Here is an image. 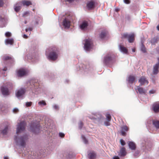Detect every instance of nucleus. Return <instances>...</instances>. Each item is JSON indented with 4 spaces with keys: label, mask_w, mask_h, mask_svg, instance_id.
<instances>
[{
    "label": "nucleus",
    "mask_w": 159,
    "mask_h": 159,
    "mask_svg": "<svg viewBox=\"0 0 159 159\" xmlns=\"http://www.w3.org/2000/svg\"><path fill=\"white\" fill-rule=\"evenodd\" d=\"M26 123L24 121L18 123L16 130V133L18 134L24 132L25 128ZM28 139V135L27 134L22 136L18 135L14 137V140L16 144L19 147H25L26 144V141Z\"/></svg>",
    "instance_id": "obj_1"
},
{
    "label": "nucleus",
    "mask_w": 159,
    "mask_h": 159,
    "mask_svg": "<svg viewBox=\"0 0 159 159\" xmlns=\"http://www.w3.org/2000/svg\"><path fill=\"white\" fill-rule=\"evenodd\" d=\"M58 57V51L56 47L50 48V52L48 55V58L49 60L54 61L57 60Z\"/></svg>",
    "instance_id": "obj_2"
},
{
    "label": "nucleus",
    "mask_w": 159,
    "mask_h": 159,
    "mask_svg": "<svg viewBox=\"0 0 159 159\" xmlns=\"http://www.w3.org/2000/svg\"><path fill=\"white\" fill-rule=\"evenodd\" d=\"M84 43V49L86 51H89L92 48L93 42L92 40L89 39H85Z\"/></svg>",
    "instance_id": "obj_3"
},
{
    "label": "nucleus",
    "mask_w": 159,
    "mask_h": 159,
    "mask_svg": "<svg viewBox=\"0 0 159 159\" xmlns=\"http://www.w3.org/2000/svg\"><path fill=\"white\" fill-rule=\"evenodd\" d=\"M122 39H127L130 43H133L134 40V34L132 33L128 34L127 33H124L122 34Z\"/></svg>",
    "instance_id": "obj_4"
},
{
    "label": "nucleus",
    "mask_w": 159,
    "mask_h": 159,
    "mask_svg": "<svg viewBox=\"0 0 159 159\" xmlns=\"http://www.w3.org/2000/svg\"><path fill=\"white\" fill-rule=\"evenodd\" d=\"M30 129L33 132L37 134L39 133L40 130V125L36 123H32L30 125Z\"/></svg>",
    "instance_id": "obj_5"
},
{
    "label": "nucleus",
    "mask_w": 159,
    "mask_h": 159,
    "mask_svg": "<svg viewBox=\"0 0 159 159\" xmlns=\"http://www.w3.org/2000/svg\"><path fill=\"white\" fill-rule=\"evenodd\" d=\"M26 91L25 89L21 88L17 90L16 93V96L19 98H22Z\"/></svg>",
    "instance_id": "obj_6"
},
{
    "label": "nucleus",
    "mask_w": 159,
    "mask_h": 159,
    "mask_svg": "<svg viewBox=\"0 0 159 159\" xmlns=\"http://www.w3.org/2000/svg\"><path fill=\"white\" fill-rule=\"evenodd\" d=\"M90 118L94 120V121L95 122H100L102 119V117L100 114L96 113L92 116H90Z\"/></svg>",
    "instance_id": "obj_7"
},
{
    "label": "nucleus",
    "mask_w": 159,
    "mask_h": 159,
    "mask_svg": "<svg viewBox=\"0 0 159 159\" xmlns=\"http://www.w3.org/2000/svg\"><path fill=\"white\" fill-rule=\"evenodd\" d=\"M95 2L93 1H91L88 2L87 4V8L89 10L93 9L95 7Z\"/></svg>",
    "instance_id": "obj_8"
},
{
    "label": "nucleus",
    "mask_w": 159,
    "mask_h": 159,
    "mask_svg": "<svg viewBox=\"0 0 159 159\" xmlns=\"http://www.w3.org/2000/svg\"><path fill=\"white\" fill-rule=\"evenodd\" d=\"M88 22L86 21H83L80 25V28L82 30H85L87 29L88 26Z\"/></svg>",
    "instance_id": "obj_9"
},
{
    "label": "nucleus",
    "mask_w": 159,
    "mask_h": 159,
    "mask_svg": "<svg viewBox=\"0 0 159 159\" xmlns=\"http://www.w3.org/2000/svg\"><path fill=\"white\" fill-rule=\"evenodd\" d=\"M27 70L24 69H19L17 72L18 75L19 76H22L26 75L27 74Z\"/></svg>",
    "instance_id": "obj_10"
},
{
    "label": "nucleus",
    "mask_w": 159,
    "mask_h": 159,
    "mask_svg": "<svg viewBox=\"0 0 159 159\" xmlns=\"http://www.w3.org/2000/svg\"><path fill=\"white\" fill-rule=\"evenodd\" d=\"M7 20L4 17L0 16V27H3L5 26L7 22Z\"/></svg>",
    "instance_id": "obj_11"
},
{
    "label": "nucleus",
    "mask_w": 159,
    "mask_h": 159,
    "mask_svg": "<svg viewBox=\"0 0 159 159\" xmlns=\"http://www.w3.org/2000/svg\"><path fill=\"white\" fill-rule=\"evenodd\" d=\"M152 109L155 112L159 111V102H156L153 104Z\"/></svg>",
    "instance_id": "obj_12"
},
{
    "label": "nucleus",
    "mask_w": 159,
    "mask_h": 159,
    "mask_svg": "<svg viewBox=\"0 0 159 159\" xmlns=\"http://www.w3.org/2000/svg\"><path fill=\"white\" fill-rule=\"evenodd\" d=\"M139 82H140L141 85L147 84L148 83V80L144 77H142L139 80Z\"/></svg>",
    "instance_id": "obj_13"
},
{
    "label": "nucleus",
    "mask_w": 159,
    "mask_h": 159,
    "mask_svg": "<svg viewBox=\"0 0 159 159\" xmlns=\"http://www.w3.org/2000/svg\"><path fill=\"white\" fill-rule=\"evenodd\" d=\"M1 90L3 95H6L9 94L8 89L7 87L4 86L2 87Z\"/></svg>",
    "instance_id": "obj_14"
},
{
    "label": "nucleus",
    "mask_w": 159,
    "mask_h": 159,
    "mask_svg": "<svg viewBox=\"0 0 159 159\" xmlns=\"http://www.w3.org/2000/svg\"><path fill=\"white\" fill-rule=\"evenodd\" d=\"M70 21L69 20L66 19H65L63 20V25L65 28H69L70 27Z\"/></svg>",
    "instance_id": "obj_15"
},
{
    "label": "nucleus",
    "mask_w": 159,
    "mask_h": 159,
    "mask_svg": "<svg viewBox=\"0 0 159 159\" xmlns=\"http://www.w3.org/2000/svg\"><path fill=\"white\" fill-rule=\"evenodd\" d=\"M136 90H137L138 92L140 94H145L146 93V90L142 87H141L140 86H138L137 87Z\"/></svg>",
    "instance_id": "obj_16"
},
{
    "label": "nucleus",
    "mask_w": 159,
    "mask_h": 159,
    "mask_svg": "<svg viewBox=\"0 0 159 159\" xmlns=\"http://www.w3.org/2000/svg\"><path fill=\"white\" fill-rule=\"evenodd\" d=\"M22 6L21 2H19L15 6V11L16 12H18L20 10L21 7Z\"/></svg>",
    "instance_id": "obj_17"
},
{
    "label": "nucleus",
    "mask_w": 159,
    "mask_h": 159,
    "mask_svg": "<svg viewBox=\"0 0 159 159\" xmlns=\"http://www.w3.org/2000/svg\"><path fill=\"white\" fill-rule=\"evenodd\" d=\"M126 154V151L125 148H122L120 149L118 155L120 156L124 157L125 156Z\"/></svg>",
    "instance_id": "obj_18"
},
{
    "label": "nucleus",
    "mask_w": 159,
    "mask_h": 159,
    "mask_svg": "<svg viewBox=\"0 0 159 159\" xmlns=\"http://www.w3.org/2000/svg\"><path fill=\"white\" fill-rule=\"evenodd\" d=\"M128 130V128L126 126H123L121 128V133L122 135L125 136L126 135L125 132Z\"/></svg>",
    "instance_id": "obj_19"
},
{
    "label": "nucleus",
    "mask_w": 159,
    "mask_h": 159,
    "mask_svg": "<svg viewBox=\"0 0 159 159\" xmlns=\"http://www.w3.org/2000/svg\"><path fill=\"white\" fill-rule=\"evenodd\" d=\"M159 65L158 64H156L153 67V73L154 75L157 74L158 72V68Z\"/></svg>",
    "instance_id": "obj_20"
},
{
    "label": "nucleus",
    "mask_w": 159,
    "mask_h": 159,
    "mask_svg": "<svg viewBox=\"0 0 159 159\" xmlns=\"http://www.w3.org/2000/svg\"><path fill=\"white\" fill-rule=\"evenodd\" d=\"M120 50L123 53L125 54H127L128 51L127 49L123 45H120L119 46Z\"/></svg>",
    "instance_id": "obj_21"
},
{
    "label": "nucleus",
    "mask_w": 159,
    "mask_h": 159,
    "mask_svg": "<svg viewBox=\"0 0 159 159\" xmlns=\"http://www.w3.org/2000/svg\"><path fill=\"white\" fill-rule=\"evenodd\" d=\"M5 42L6 44H10L11 45L14 43V39L12 38L7 39L5 40Z\"/></svg>",
    "instance_id": "obj_22"
},
{
    "label": "nucleus",
    "mask_w": 159,
    "mask_h": 159,
    "mask_svg": "<svg viewBox=\"0 0 159 159\" xmlns=\"http://www.w3.org/2000/svg\"><path fill=\"white\" fill-rule=\"evenodd\" d=\"M111 60V57L109 55L105 57L104 59V62L106 64H108Z\"/></svg>",
    "instance_id": "obj_23"
},
{
    "label": "nucleus",
    "mask_w": 159,
    "mask_h": 159,
    "mask_svg": "<svg viewBox=\"0 0 159 159\" xmlns=\"http://www.w3.org/2000/svg\"><path fill=\"white\" fill-rule=\"evenodd\" d=\"M128 145L129 148L132 150H135L136 148L135 144L132 142H129Z\"/></svg>",
    "instance_id": "obj_24"
},
{
    "label": "nucleus",
    "mask_w": 159,
    "mask_h": 159,
    "mask_svg": "<svg viewBox=\"0 0 159 159\" xmlns=\"http://www.w3.org/2000/svg\"><path fill=\"white\" fill-rule=\"evenodd\" d=\"M135 77L132 75H130L128 77V81L129 83L132 84L134 82Z\"/></svg>",
    "instance_id": "obj_25"
},
{
    "label": "nucleus",
    "mask_w": 159,
    "mask_h": 159,
    "mask_svg": "<svg viewBox=\"0 0 159 159\" xmlns=\"http://www.w3.org/2000/svg\"><path fill=\"white\" fill-rule=\"evenodd\" d=\"M21 2L22 5L23 6H28L30 5H31V2L29 1L24 0L22 1Z\"/></svg>",
    "instance_id": "obj_26"
},
{
    "label": "nucleus",
    "mask_w": 159,
    "mask_h": 159,
    "mask_svg": "<svg viewBox=\"0 0 159 159\" xmlns=\"http://www.w3.org/2000/svg\"><path fill=\"white\" fill-rule=\"evenodd\" d=\"M88 157L90 159H94L96 157V154L95 152H92L88 154Z\"/></svg>",
    "instance_id": "obj_27"
},
{
    "label": "nucleus",
    "mask_w": 159,
    "mask_h": 159,
    "mask_svg": "<svg viewBox=\"0 0 159 159\" xmlns=\"http://www.w3.org/2000/svg\"><path fill=\"white\" fill-rule=\"evenodd\" d=\"M9 131V127L8 126H6L3 129H2V133L3 135H6L7 134Z\"/></svg>",
    "instance_id": "obj_28"
},
{
    "label": "nucleus",
    "mask_w": 159,
    "mask_h": 159,
    "mask_svg": "<svg viewBox=\"0 0 159 159\" xmlns=\"http://www.w3.org/2000/svg\"><path fill=\"white\" fill-rule=\"evenodd\" d=\"M153 124L157 129L159 128V121L157 120H153Z\"/></svg>",
    "instance_id": "obj_29"
},
{
    "label": "nucleus",
    "mask_w": 159,
    "mask_h": 159,
    "mask_svg": "<svg viewBox=\"0 0 159 159\" xmlns=\"http://www.w3.org/2000/svg\"><path fill=\"white\" fill-rule=\"evenodd\" d=\"M39 105L41 107H43L46 105L47 104L45 102L44 100L40 101L38 102Z\"/></svg>",
    "instance_id": "obj_30"
},
{
    "label": "nucleus",
    "mask_w": 159,
    "mask_h": 159,
    "mask_svg": "<svg viewBox=\"0 0 159 159\" xmlns=\"http://www.w3.org/2000/svg\"><path fill=\"white\" fill-rule=\"evenodd\" d=\"M141 50L143 53L146 52V48L142 43L141 45Z\"/></svg>",
    "instance_id": "obj_31"
},
{
    "label": "nucleus",
    "mask_w": 159,
    "mask_h": 159,
    "mask_svg": "<svg viewBox=\"0 0 159 159\" xmlns=\"http://www.w3.org/2000/svg\"><path fill=\"white\" fill-rule=\"evenodd\" d=\"M106 33L104 31L102 32L100 34V37L101 39L103 38L106 35Z\"/></svg>",
    "instance_id": "obj_32"
},
{
    "label": "nucleus",
    "mask_w": 159,
    "mask_h": 159,
    "mask_svg": "<svg viewBox=\"0 0 159 159\" xmlns=\"http://www.w3.org/2000/svg\"><path fill=\"white\" fill-rule=\"evenodd\" d=\"M106 116V120L107 121H110L111 119V116L109 114H107Z\"/></svg>",
    "instance_id": "obj_33"
},
{
    "label": "nucleus",
    "mask_w": 159,
    "mask_h": 159,
    "mask_svg": "<svg viewBox=\"0 0 159 159\" xmlns=\"http://www.w3.org/2000/svg\"><path fill=\"white\" fill-rule=\"evenodd\" d=\"M81 137H82V139L83 141L84 142V143L85 144L87 143L88 141H87V140L86 139V138L84 137V135H82Z\"/></svg>",
    "instance_id": "obj_34"
},
{
    "label": "nucleus",
    "mask_w": 159,
    "mask_h": 159,
    "mask_svg": "<svg viewBox=\"0 0 159 159\" xmlns=\"http://www.w3.org/2000/svg\"><path fill=\"white\" fill-rule=\"evenodd\" d=\"M32 104L31 102H26L25 105L27 107H30Z\"/></svg>",
    "instance_id": "obj_35"
},
{
    "label": "nucleus",
    "mask_w": 159,
    "mask_h": 159,
    "mask_svg": "<svg viewBox=\"0 0 159 159\" xmlns=\"http://www.w3.org/2000/svg\"><path fill=\"white\" fill-rule=\"evenodd\" d=\"M5 35L6 37H8L11 36V33L10 32H7L5 33Z\"/></svg>",
    "instance_id": "obj_36"
},
{
    "label": "nucleus",
    "mask_w": 159,
    "mask_h": 159,
    "mask_svg": "<svg viewBox=\"0 0 159 159\" xmlns=\"http://www.w3.org/2000/svg\"><path fill=\"white\" fill-rule=\"evenodd\" d=\"M19 111V109L17 108H15L13 110V111L15 113H16L18 112Z\"/></svg>",
    "instance_id": "obj_37"
},
{
    "label": "nucleus",
    "mask_w": 159,
    "mask_h": 159,
    "mask_svg": "<svg viewBox=\"0 0 159 159\" xmlns=\"http://www.w3.org/2000/svg\"><path fill=\"white\" fill-rule=\"evenodd\" d=\"M110 121H107H107H105L104 123L105 125L106 126H109L110 124Z\"/></svg>",
    "instance_id": "obj_38"
},
{
    "label": "nucleus",
    "mask_w": 159,
    "mask_h": 159,
    "mask_svg": "<svg viewBox=\"0 0 159 159\" xmlns=\"http://www.w3.org/2000/svg\"><path fill=\"white\" fill-rule=\"evenodd\" d=\"M120 142L121 145H124L125 144V141H124L122 139H120Z\"/></svg>",
    "instance_id": "obj_39"
},
{
    "label": "nucleus",
    "mask_w": 159,
    "mask_h": 159,
    "mask_svg": "<svg viewBox=\"0 0 159 159\" xmlns=\"http://www.w3.org/2000/svg\"><path fill=\"white\" fill-rule=\"evenodd\" d=\"M10 58V57L8 56H5L3 57V59L4 60H8Z\"/></svg>",
    "instance_id": "obj_40"
},
{
    "label": "nucleus",
    "mask_w": 159,
    "mask_h": 159,
    "mask_svg": "<svg viewBox=\"0 0 159 159\" xmlns=\"http://www.w3.org/2000/svg\"><path fill=\"white\" fill-rule=\"evenodd\" d=\"M53 107L55 110H58L59 109L58 106L56 105L53 106Z\"/></svg>",
    "instance_id": "obj_41"
},
{
    "label": "nucleus",
    "mask_w": 159,
    "mask_h": 159,
    "mask_svg": "<svg viewBox=\"0 0 159 159\" xmlns=\"http://www.w3.org/2000/svg\"><path fill=\"white\" fill-rule=\"evenodd\" d=\"M81 67L83 68V69L84 70L86 69L87 68H88L87 66H85L84 65H81Z\"/></svg>",
    "instance_id": "obj_42"
},
{
    "label": "nucleus",
    "mask_w": 159,
    "mask_h": 159,
    "mask_svg": "<svg viewBox=\"0 0 159 159\" xmlns=\"http://www.w3.org/2000/svg\"><path fill=\"white\" fill-rule=\"evenodd\" d=\"M139 152L138 151H136L135 153H134V156L135 157L137 156L139 154Z\"/></svg>",
    "instance_id": "obj_43"
},
{
    "label": "nucleus",
    "mask_w": 159,
    "mask_h": 159,
    "mask_svg": "<svg viewBox=\"0 0 159 159\" xmlns=\"http://www.w3.org/2000/svg\"><path fill=\"white\" fill-rule=\"evenodd\" d=\"M124 2L127 4H128L130 3V1L129 0H124Z\"/></svg>",
    "instance_id": "obj_44"
},
{
    "label": "nucleus",
    "mask_w": 159,
    "mask_h": 159,
    "mask_svg": "<svg viewBox=\"0 0 159 159\" xmlns=\"http://www.w3.org/2000/svg\"><path fill=\"white\" fill-rule=\"evenodd\" d=\"M3 4V2L2 0H0V7H2Z\"/></svg>",
    "instance_id": "obj_45"
},
{
    "label": "nucleus",
    "mask_w": 159,
    "mask_h": 159,
    "mask_svg": "<svg viewBox=\"0 0 159 159\" xmlns=\"http://www.w3.org/2000/svg\"><path fill=\"white\" fill-rule=\"evenodd\" d=\"M155 90H150L149 91V93L150 94H153L155 93Z\"/></svg>",
    "instance_id": "obj_46"
},
{
    "label": "nucleus",
    "mask_w": 159,
    "mask_h": 159,
    "mask_svg": "<svg viewBox=\"0 0 159 159\" xmlns=\"http://www.w3.org/2000/svg\"><path fill=\"white\" fill-rule=\"evenodd\" d=\"M83 125V123L82 122H80L79 124V127L80 129H81Z\"/></svg>",
    "instance_id": "obj_47"
},
{
    "label": "nucleus",
    "mask_w": 159,
    "mask_h": 159,
    "mask_svg": "<svg viewBox=\"0 0 159 159\" xmlns=\"http://www.w3.org/2000/svg\"><path fill=\"white\" fill-rule=\"evenodd\" d=\"M32 30V28H27L25 29L26 32H27L28 31H31Z\"/></svg>",
    "instance_id": "obj_48"
},
{
    "label": "nucleus",
    "mask_w": 159,
    "mask_h": 159,
    "mask_svg": "<svg viewBox=\"0 0 159 159\" xmlns=\"http://www.w3.org/2000/svg\"><path fill=\"white\" fill-rule=\"evenodd\" d=\"M64 134L62 133H60L59 134V136L61 137H64Z\"/></svg>",
    "instance_id": "obj_49"
},
{
    "label": "nucleus",
    "mask_w": 159,
    "mask_h": 159,
    "mask_svg": "<svg viewBox=\"0 0 159 159\" xmlns=\"http://www.w3.org/2000/svg\"><path fill=\"white\" fill-rule=\"evenodd\" d=\"M113 159H120L119 157L117 156H115L113 157Z\"/></svg>",
    "instance_id": "obj_50"
},
{
    "label": "nucleus",
    "mask_w": 159,
    "mask_h": 159,
    "mask_svg": "<svg viewBox=\"0 0 159 159\" xmlns=\"http://www.w3.org/2000/svg\"><path fill=\"white\" fill-rule=\"evenodd\" d=\"M29 12H28V11H26V12H25L24 13V14H23V16H25L26 15H27V14H29Z\"/></svg>",
    "instance_id": "obj_51"
},
{
    "label": "nucleus",
    "mask_w": 159,
    "mask_h": 159,
    "mask_svg": "<svg viewBox=\"0 0 159 159\" xmlns=\"http://www.w3.org/2000/svg\"><path fill=\"white\" fill-rule=\"evenodd\" d=\"M126 19L129 20L130 19V18L129 16H128L126 17Z\"/></svg>",
    "instance_id": "obj_52"
},
{
    "label": "nucleus",
    "mask_w": 159,
    "mask_h": 159,
    "mask_svg": "<svg viewBox=\"0 0 159 159\" xmlns=\"http://www.w3.org/2000/svg\"><path fill=\"white\" fill-rule=\"evenodd\" d=\"M27 35H26V34H24V36H23V37L24 38H27Z\"/></svg>",
    "instance_id": "obj_53"
},
{
    "label": "nucleus",
    "mask_w": 159,
    "mask_h": 159,
    "mask_svg": "<svg viewBox=\"0 0 159 159\" xmlns=\"http://www.w3.org/2000/svg\"><path fill=\"white\" fill-rule=\"evenodd\" d=\"M157 30H159V25H158L157 26Z\"/></svg>",
    "instance_id": "obj_54"
},
{
    "label": "nucleus",
    "mask_w": 159,
    "mask_h": 159,
    "mask_svg": "<svg viewBox=\"0 0 159 159\" xmlns=\"http://www.w3.org/2000/svg\"><path fill=\"white\" fill-rule=\"evenodd\" d=\"M158 62L156 64H158V65H159V57L158 58Z\"/></svg>",
    "instance_id": "obj_55"
},
{
    "label": "nucleus",
    "mask_w": 159,
    "mask_h": 159,
    "mask_svg": "<svg viewBox=\"0 0 159 159\" xmlns=\"http://www.w3.org/2000/svg\"><path fill=\"white\" fill-rule=\"evenodd\" d=\"M67 1L69 2H71L73 1L74 0H66Z\"/></svg>",
    "instance_id": "obj_56"
},
{
    "label": "nucleus",
    "mask_w": 159,
    "mask_h": 159,
    "mask_svg": "<svg viewBox=\"0 0 159 159\" xmlns=\"http://www.w3.org/2000/svg\"><path fill=\"white\" fill-rule=\"evenodd\" d=\"M132 51L133 52H135V49H132Z\"/></svg>",
    "instance_id": "obj_57"
},
{
    "label": "nucleus",
    "mask_w": 159,
    "mask_h": 159,
    "mask_svg": "<svg viewBox=\"0 0 159 159\" xmlns=\"http://www.w3.org/2000/svg\"><path fill=\"white\" fill-rule=\"evenodd\" d=\"M4 159H8V158L7 157H4Z\"/></svg>",
    "instance_id": "obj_58"
},
{
    "label": "nucleus",
    "mask_w": 159,
    "mask_h": 159,
    "mask_svg": "<svg viewBox=\"0 0 159 159\" xmlns=\"http://www.w3.org/2000/svg\"><path fill=\"white\" fill-rule=\"evenodd\" d=\"M157 50L159 52V47L157 48Z\"/></svg>",
    "instance_id": "obj_59"
},
{
    "label": "nucleus",
    "mask_w": 159,
    "mask_h": 159,
    "mask_svg": "<svg viewBox=\"0 0 159 159\" xmlns=\"http://www.w3.org/2000/svg\"><path fill=\"white\" fill-rule=\"evenodd\" d=\"M116 11H118V9H116Z\"/></svg>",
    "instance_id": "obj_60"
},
{
    "label": "nucleus",
    "mask_w": 159,
    "mask_h": 159,
    "mask_svg": "<svg viewBox=\"0 0 159 159\" xmlns=\"http://www.w3.org/2000/svg\"><path fill=\"white\" fill-rule=\"evenodd\" d=\"M5 70V69H4V71H5V70Z\"/></svg>",
    "instance_id": "obj_61"
}]
</instances>
